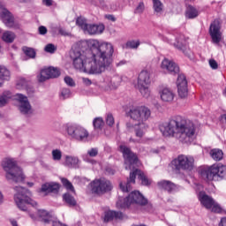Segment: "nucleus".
<instances>
[{"mask_svg":"<svg viewBox=\"0 0 226 226\" xmlns=\"http://www.w3.org/2000/svg\"><path fill=\"white\" fill-rule=\"evenodd\" d=\"M149 84H151V71H141L138 77L137 87L143 98H149L151 96Z\"/></svg>","mask_w":226,"mask_h":226,"instance_id":"nucleus-12","label":"nucleus"},{"mask_svg":"<svg viewBox=\"0 0 226 226\" xmlns=\"http://www.w3.org/2000/svg\"><path fill=\"white\" fill-rule=\"evenodd\" d=\"M82 81L85 86H91V84H93L91 79H89L88 78H82Z\"/></svg>","mask_w":226,"mask_h":226,"instance_id":"nucleus-53","label":"nucleus"},{"mask_svg":"<svg viewBox=\"0 0 226 226\" xmlns=\"http://www.w3.org/2000/svg\"><path fill=\"white\" fill-rule=\"evenodd\" d=\"M123 220V213L109 210L105 212L104 222H112V220Z\"/></svg>","mask_w":226,"mask_h":226,"instance_id":"nucleus-28","label":"nucleus"},{"mask_svg":"<svg viewBox=\"0 0 226 226\" xmlns=\"http://www.w3.org/2000/svg\"><path fill=\"white\" fill-rule=\"evenodd\" d=\"M2 167L5 172V177L12 183H24L26 176L22 169L17 164V161L13 158H5L2 162Z\"/></svg>","mask_w":226,"mask_h":226,"instance_id":"nucleus-4","label":"nucleus"},{"mask_svg":"<svg viewBox=\"0 0 226 226\" xmlns=\"http://www.w3.org/2000/svg\"><path fill=\"white\" fill-rule=\"evenodd\" d=\"M157 186L162 190H166V192H176V190H179V186L169 180H162L158 182Z\"/></svg>","mask_w":226,"mask_h":226,"instance_id":"nucleus-26","label":"nucleus"},{"mask_svg":"<svg viewBox=\"0 0 226 226\" xmlns=\"http://www.w3.org/2000/svg\"><path fill=\"white\" fill-rule=\"evenodd\" d=\"M42 4L45 6H52V0H42Z\"/></svg>","mask_w":226,"mask_h":226,"instance_id":"nucleus-54","label":"nucleus"},{"mask_svg":"<svg viewBox=\"0 0 226 226\" xmlns=\"http://www.w3.org/2000/svg\"><path fill=\"white\" fill-rule=\"evenodd\" d=\"M61 183L63 186L68 191L72 192V193H75V187H73V185L72 182L69 181L68 178L65 177H60Z\"/></svg>","mask_w":226,"mask_h":226,"instance_id":"nucleus-36","label":"nucleus"},{"mask_svg":"<svg viewBox=\"0 0 226 226\" xmlns=\"http://www.w3.org/2000/svg\"><path fill=\"white\" fill-rule=\"evenodd\" d=\"M177 87L180 98H186L188 96V81H186V76L185 74L178 75Z\"/></svg>","mask_w":226,"mask_h":226,"instance_id":"nucleus-22","label":"nucleus"},{"mask_svg":"<svg viewBox=\"0 0 226 226\" xmlns=\"http://www.w3.org/2000/svg\"><path fill=\"white\" fill-rule=\"evenodd\" d=\"M87 45L91 49L92 56H87L86 51L80 49V43H76L72 47L70 57L72 66L78 72L88 73L89 75H98L110 68L114 58V46L110 42L90 39Z\"/></svg>","mask_w":226,"mask_h":226,"instance_id":"nucleus-1","label":"nucleus"},{"mask_svg":"<svg viewBox=\"0 0 226 226\" xmlns=\"http://www.w3.org/2000/svg\"><path fill=\"white\" fill-rule=\"evenodd\" d=\"M4 80H10V71L4 66H0V87Z\"/></svg>","mask_w":226,"mask_h":226,"instance_id":"nucleus-31","label":"nucleus"},{"mask_svg":"<svg viewBox=\"0 0 226 226\" xmlns=\"http://www.w3.org/2000/svg\"><path fill=\"white\" fill-rule=\"evenodd\" d=\"M61 156H62V154H61V151L60 150H57V160H61Z\"/></svg>","mask_w":226,"mask_h":226,"instance_id":"nucleus-60","label":"nucleus"},{"mask_svg":"<svg viewBox=\"0 0 226 226\" xmlns=\"http://www.w3.org/2000/svg\"><path fill=\"white\" fill-rule=\"evenodd\" d=\"M195 160L191 155L179 154L171 162L173 170L179 172V170H192Z\"/></svg>","mask_w":226,"mask_h":226,"instance_id":"nucleus-13","label":"nucleus"},{"mask_svg":"<svg viewBox=\"0 0 226 226\" xmlns=\"http://www.w3.org/2000/svg\"><path fill=\"white\" fill-rule=\"evenodd\" d=\"M199 174L202 179H207V181H213L214 177L217 176L225 179L226 177V166L223 164H214L208 169L203 168L200 169Z\"/></svg>","mask_w":226,"mask_h":226,"instance_id":"nucleus-10","label":"nucleus"},{"mask_svg":"<svg viewBox=\"0 0 226 226\" xmlns=\"http://www.w3.org/2000/svg\"><path fill=\"white\" fill-rule=\"evenodd\" d=\"M16 98L19 102V111L21 114H24L25 116H27V114H33L31 103L29 102L27 96L22 94H17Z\"/></svg>","mask_w":226,"mask_h":226,"instance_id":"nucleus-21","label":"nucleus"},{"mask_svg":"<svg viewBox=\"0 0 226 226\" xmlns=\"http://www.w3.org/2000/svg\"><path fill=\"white\" fill-rule=\"evenodd\" d=\"M198 199L201 205H203L206 209H211L213 207V202L215 200L211 196L206 194L204 192H200L198 193Z\"/></svg>","mask_w":226,"mask_h":226,"instance_id":"nucleus-25","label":"nucleus"},{"mask_svg":"<svg viewBox=\"0 0 226 226\" xmlns=\"http://www.w3.org/2000/svg\"><path fill=\"white\" fill-rule=\"evenodd\" d=\"M98 153H99L98 147H94V148H90L89 150H87V154L91 158H94V157L98 156Z\"/></svg>","mask_w":226,"mask_h":226,"instance_id":"nucleus-45","label":"nucleus"},{"mask_svg":"<svg viewBox=\"0 0 226 226\" xmlns=\"http://www.w3.org/2000/svg\"><path fill=\"white\" fill-rule=\"evenodd\" d=\"M15 33L6 31L3 34L2 40L5 41V43H13V41H15Z\"/></svg>","mask_w":226,"mask_h":226,"instance_id":"nucleus-33","label":"nucleus"},{"mask_svg":"<svg viewBox=\"0 0 226 226\" xmlns=\"http://www.w3.org/2000/svg\"><path fill=\"white\" fill-rule=\"evenodd\" d=\"M11 225L12 226H19V224L17 223V221H12Z\"/></svg>","mask_w":226,"mask_h":226,"instance_id":"nucleus-63","label":"nucleus"},{"mask_svg":"<svg viewBox=\"0 0 226 226\" xmlns=\"http://www.w3.org/2000/svg\"><path fill=\"white\" fill-rule=\"evenodd\" d=\"M222 26H220V21L215 19L209 26V34L212 38V43L218 45L222 41Z\"/></svg>","mask_w":226,"mask_h":226,"instance_id":"nucleus-18","label":"nucleus"},{"mask_svg":"<svg viewBox=\"0 0 226 226\" xmlns=\"http://www.w3.org/2000/svg\"><path fill=\"white\" fill-rule=\"evenodd\" d=\"M104 124H105V122L102 117H95L93 121V126L94 130H102Z\"/></svg>","mask_w":226,"mask_h":226,"instance_id":"nucleus-39","label":"nucleus"},{"mask_svg":"<svg viewBox=\"0 0 226 226\" xmlns=\"http://www.w3.org/2000/svg\"><path fill=\"white\" fill-rule=\"evenodd\" d=\"M159 130L163 137H177L184 144H192L197 139L199 125L190 119L177 116L160 124Z\"/></svg>","mask_w":226,"mask_h":226,"instance_id":"nucleus-2","label":"nucleus"},{"mask_svg":"<svg viewBox=\"0 0 226 226\" xmlns=\"http://www.w3.org/2000/svg\"><path fill=\"white\" fill-rule=\"evenodd\" d=\"M211 209L213 213H222V207L218 203L213 202V205L211 207Z\"/></svg>","mask_w":226,"mask_h":226,"instance_id":"nucleus-46","label":"nucleus"},{"mask_svg":"<svg viewBox=\"0 0 226 226\" xmlns=\"http://www.w3.org/2000/svg\"><path fill=\"white\" fill-rule=\"evenodd\" d=\"M64 160L65 161L63 162V165H65L66 167H72L73 169H77L79 165V162H80L79 160V157L69 156V155H66L64 157Z\"/></svg>","mask_w":226,"mask_h":226,"instance_id":"nucleus-29","label":"nucleus"},{"mask_svg":"<svg viewBox=\"0 0 226 226\" xmlns=\"http://www.w3.org/2000/svg\"><path fill=\"white\" fill-rule=\"evenodd\" d=\"M208 64H209V66H210V68L212 69V70H218V62H216V60H215V59H210L209 61H208Z\"/></svg>","mask_w":226,"mask_h":226,"instance_id":"nucleus-48","label":"nucleus"},{"mask_svg":"<svg viewBox=\"0 0 226 226\" xmlns=\"http://www.w3.org/2000/svg\"><path fill=\"white\" fill-rule=\"evenodd\" d=\"M64 80V83L66 84V86H69V87H75V80L72 79V77L65 76Z\"/></svg>","mask_w":226,"mask_h":226,"instance_id":"nucleus-42","label":"nucleus"},{"mask_svg":"<svg viewBox=\"0 0 226 226\" xmlns=\"http://www.w3.org/2000/svg\"><path fill=\"white\" fill-rule=\"evenodd\" d=\"M158 94L163 103H172L176 98V93L169 87H159Z\"/></svg>","mask_w":226,"mask_h":226,"instance_id":"nucleus-20","label":"nucleus"},{"mask_svg":"<svg viewBox=\"0 0 226 226\" xmlns=\"http://www.w3.org/2000/svg\"><path fill=\"white\" fill-rule=\"evenodd\" d=\"M140 45L139 41H129L126 42L125 47L126 49H139Z\"/></svg>","mask_w":226,"mask_h":226,"instance_id":"nucleus-41","label":"nucleus"},{"mask_svg":"<svg viewBox=\"0 0 226 226\" xmlns=\"http://www.w3.org/2000/svg\"><path fill=\"white\" fill-rule=\"evenodd\" d=\"M60 187H61V185L58 184V185H57V188H58V190H59V188H60Z\"/></svg>","mask_w":226,"mask_h":226,"instance_id":"nucleus-64","label":"nucleus"},{"mask_svg":"<svg viewBox=\"0 0 226 226\" xmlns=\"http://www.w3.org/2000/svg\"><path fill=\"white\" fill-rule=\"evenodd\" d=\"M57 77V68L49 66L41 70L40 74L37 76L38 82H45L50 79Z\"/></svg>","mask_w":226,"mask_h":226,"instance_id":"nucleus-23","label":"nucleus"},{"mask_svg":"<svg viewBox=\"0 0 226 226\" xmlns=\"http://www.w3.org/2000/svg\"><path fill=\"white\" fill-rule=\"evenodd\" d=\"M137 176L144 186H149V185H151V179L147 178V177H146L144 172H142L140 170L136 169L133 171H131L129 179H127V183L125 185L120 183L119 186L124 193H127L128 192L132 191V184L135 185Z\"/></svg>","mask_w":226,"mask_h":226,"instance_id":"nucleus-9","label":"nucleus"},{"mask_svg":"<svg viewBox=\"0 0 226 226\" xmlns=\"http://www.w3.org/2000/svg\"><path fill=\"white\" fill-rule=\"evenodd\" d=\"M128 116L132 121L138 123L134 129L135 136L138 139H142L147 132V128H149L147 121L151 117V109L146 106H132L128 112Z\"/></svg>","mask_w":226,"mask_h":226,"instance_id":"nucleus-3","label":"nucleus"},{"mask_svg":"<svg viewBox=\"0 0 226 226\" xmlns=\"http://www.w3.org/2000/svg\"><path fill=\"white\" fill-rule=\"evenodd\" d=\"M14 190L17 192L14 195V202L20 211L27 212V206H32V207L38 206V203L31 199L32 193L28 189L22 186H15Z\"/></svg>","mask_w":226,"mask_h":226,"instance_id":"nucleus-5","label":"nucleus"},{"mask_svg":"<svg viewBox=\"0 0 226 226\" xmlns=\"http://www.w3.org/2000/svg\"><path fill=\"white\" fill-rule=\"evenodd\" d=\"M122 80L121 76L116 74L115 72H107L102 81V87L106 89H117Z\"/></svg>","mask_w":226,"mask_h":226,"instance_id":"nucleus-16","label":"nucleus"},{"mask_svg":"<svg viewBox=\"0 0 226 226\" xmlns=\"http://www.w3.org/2000/svg\"><path fill=\"white\" fill-rule=\"evenodd\" d=\"M90 186L92 193H96L97 195H103V193L112 190V183L107 178L95 179L90 183Z\"/></svg>","mask_w":226,"mask_h":226,"instance_id":"nucleus-15","label":"nucleus"},{"mask_svg":"<svg viewBox=\"0 0 226 226\" xmlns=\"http://www.w3.org/2000/svg\"><path fill=\"white\" fill-rule=\"evenodd\" d=\"M199 10L192 5H188L185 10V18L189 19H197L199 17Z\"/></svg>","mask_w":226,"mask_h":226,"instance_id":"nucleus-30","label":"nucleus"},{"mask_svg":"<svg viewBox=\"0 0 226 226\" xmlns=\"http://www.w3.org/2000/svg\"><path fill=\"white\" fill-rule=\"evenodd\" d=\"M27 185H28L30 188H32V186H34V183H33V182H28V183H27Z\"/></svg>","mask_w":226,"mask_h":226,"instance_id":"nucleus-62","label":"nucleus"},{"mask_svg":"<svg viewBox=\"0 0 226 226\" xmlns=\"http://www.w3.org/2000/svg\"><path fill=\"white\" fill-rule=\"evenodd\" d=\"M123 64H126V61L125 60H121L120 62H118L117 64V66H123Z\"/></svg>","mask_w":226,"mask_h":226,"instance_id":"nucleus-57","label":"nucleus"},{"mask_svg":"<svg viewBox=\"0 0 226 226\" xmlns=\"http://www.w3.org/2000/svg\"><path fill=\"white\" fill-rule=\"evenodd\" d=\"M149 140H152V139L149 138H144L141 139H135L132 138L130 139V142H133L134 144H147V142H149Z\"/></svg>","mask_w":226,"mask_h":226,"instance_id":"nucleus-43","label":"nucleus"},{"mask_svg":"<svg viewBox=\"0 0 226 226\" xmlns=\"http://www.w3.org/2000/svg\"><path fill=\"white\" fill-rule=\"evenodd\" d=\"M219 226H226V217H222L219 222Z\"/></svg>","mask_w":226,"mask_h":226,"instance_id":"nucleus-55","label":"nucleus"},{"mask_svg":"<svg viewBox=\"0 0 226 226\" xmlns=\"http://www.w3.org/2000/svg\"><path fill=\"white\" fill-rule=\"evenodd\" d=\"M106 124L108 126H113L114 125V117L112 114H108L106 117Z\"/></svg>","mask_w":226,"mask_h":226,"instance_id":"nucleus-47","label":"nucleus"},{"mask_svg":"<svg viewBox=\"0 0 226 226\" xmlns=\"http://www.w3.org/2000/svg\"><path fill=\"white\" fill-rule=\"evenodd\" d=\"M161 69L164 73H170V75H177L179 73V65L167 57H164L161 63Z\"/></svg>","mask_w":226,"mask_h":226,"instance_id":"nucleus-19","label":"nucleus"},{"mask_svg":"<svg viewBox=\"0 0 226 226\" xmlns=\"http://www.w3.org/2000/svg\"><path fill=\"white\" fill-rule=\"evenodd\" d=\"M62 130L67 133L69 139L77 140L78 142H86L89 132L82 125L77 124H65L63 125Z\"/></svg>","mask_w":226,"mask_h":226,"instance_id":"nucleus-6","label":"nucleus"},{"mask_svg":"<svg viewBox=\"0 0 226 226\" xmlns=\"http://www.w3.org/2000/svg\"><path fill=\"white\" fill-rule=\"evenodd\" d=\"M72 98V91L70 88H63L60 92V100H66Z\"/></svg>","mask_w":226,"mask_h":226,"instance_id":"nucleus-40","label":"nucleus"},{"mask_svg":"<svg viewBox=\"0 0 226 226\" xmlns=\"http://www.w3.org/2000/svg\"><path fill=\"white\" fill-rule=\"evenodd\" d=\"M38 33L41 36H45V34H47V33H49V30L46 28L45 26H41L38 27Z\"/></svg>","mask_w":226,"mask_h":226,"instance_id":"nucleus-50","label":"nucleus"},{"mask_svg":"<svg viewBox=\"0 0 226 226\" xmlns=\"http://www.w3.org/2000/svg\"><path fill=\"white\" fill-rule=\"evenodd\" d=\"M38 215L40 216V218H42L44 223H51L53 226H57V222H54L52 213L41 209L38 211Z\"/></svg>","mask_w":226,"mask_h":226,"instance_id":"nucleus-27","label":"nucleus"},{"mask_svg":"<svg viewBox=\"0 0 226 226\" xmlns=\"http://www.w3.org/2000/svg\"><path fill=\"white\" fill-rule=\"evenodd\" d=\"M3 200H4L3 192H0V204H3Z\"/></svg>","mask_w":226,"mask_h":226,"instance_id":"nucleus-61","label":"nucleus"},{"mask_svg":"<svg viewBox=\"0 0 226 226\" xmlns=\"http://www.w3.org/2000/svg\"><path fill=\"white\" fill-rule=\"evenodd\" d=\"M119 149L124 159L125 170H132L135 169V166L139 163V157H137V154L132 152V149L126 147V145H120Z\"/></svg>","mask_w":226,"mask_h":226,"instance_id":"nucleus-14","label":"nucleus"},{"mask_svg":"<svg viewBox=\"0 0 226 226\" xmlns=\"http://www.w3.org/2000/svg\"><path fill=\"white\" fill-rule=\"evenodd\" d=\"M163 41L170 43V45H174L176 49L183 51V54L189 57V59H193V52L188 48V41L185 38V35L180 34L178 37H176L170 34L162 36Z\"/></svg>","mask_w":226,"mask_h":226,"instance_id":"nucleus-7","label":"nucleus"},{"mask_svg":"<svg viewBox=\"0 0 226 226\" xmlns=\"http://www.w3.org/2000/svg\"><path fill=\"white\" fill-rule=\"evenodd\" d=\"M145 10V5L142 2L139 4V5L136 7L134 13H143Z\"/></svg>","mask_w":226,"mask_h":226,"instance_id":"nucleus-49","label":"nucleus"},{"mask_svg":"<svg viewBox=\"0 0 226 226\" xmlns=\"http://www.w3.org/2000/svg\"><path fill=\"white\" fill-rule=\"evenodd\" d=\"M104 19H107V20H110L111 22H116V17L112 14H106Z\"/></svg>","mask_w":226,"mask_h":226,"instance_id":"nucleus-52","label":"nucleus"},{"mask_svg":"<svg viewBox=\"0 0 226 226\" xmlns=\"http://www.w3.org/2000/svg\"><path fill=\"white\" fill-rule=\"evenodd\" d=\"M210 156L215 162H220V160H222L223 158V152L220 149H212L210 151Z\"/></svg>","mask_w":226,"mask_h":226,"instance_id":"nucleus-37","label":"nucleus"},{"mask_svg":"<svg viewBox=\"0 0 226 226\" xmlns=\"http://www.w3.org/2000/svg\"><path fill=\"white\" fill-rule=\"evenodd\" d=\"M146 204H147V199L139 191L132 192L128 197L117 202V206L121 209H126V207H132V206H146Z\"/></svg>","mask_w":226,"mask_h":226,"instance_id":"nucleus-8","label":"nucleus"},{"mask_svg":"<svg viewBox=\"0 0 226 226\" xmlns=\"http://www.w3.org/2000/svg\"><path fill=\"white\" fill-rule=\"evenodd\" d=\"M76 26L80 27L85 34H90V36L102 34L105 31V26L103 24H89L87 23V19L82 16L77 18Z\"/></svg>","mask_w":226,"mask_h":226,"instance_id":"nucleus-11","label":"nucleus"},{"mask_svg":"<svg viewBox=\"0 0 226 226\" xmlns=\"http://www.w3.org/2000/svg\"><path fill=\"white\" fill-rule=\"evenodd\" d=\"M22 51L28 59H34L36 57V49L29 47H23Z\"/></svg>","mask_w":226,"mask_h":226,"instance_id":"nucleus-34","label":"nucleus"},{"mask_svg":"<svg viewBox=\"0 0 226 226\" xmlns=\"http://www.w3.org/2000/svg\"><path fill=\"white\" fill-rule=\"evenodd\" d=\"M53 160H57V149L52 151Z\"/></svg>","mask_w":226,"mask_h":226,"instance_id":"nucleus-56","label":"nucleus"},{"mask_svg":"<svg viewBox=\"0 0 226 226\" xmlns=\"http://www.w3.org/2000/svg\"><path fill=\"white\" fill-rule=\"evenodd\" d=\"M56 46L52 43H49L45 46L44 50L48 52V54H54L56 52Z\"/></svg>","mask_w":226,"mask_h":226,"instance_id":"nucleus-44","label":"nucleus"},{"mask_svg":"<svg viewBox=\"0 0 226 226\" xmlns=\"http://www.w3.org/2000/svg\"><path fill=\"white\" fill-rule=\"evenodd\" d=\"M0 19L6 27L12 29H20V25L15 22L13 14L8 9L0 6Z\"/></svg>","mask_w":226,"mask_h":226,"instance_id":"nucleus-17","label":"nucleus"},{"mask_svg":"<svg viewBox=\"0 0 226 226\" xmlns=\"http://www.w3.org/2000/svg\"><path fill=\"white\" fill-rule=\"evenodd\" d=\"M11 98V93L10 91H5L0 95V107H4L10 102Z\"/></svg>","mask_w":226,"mask_h":226,"instance_id":"nucleus-35","label":"nucleus"},{"mask_svg":"<svg viewBox=\"0 0 226 226\" xmlns=\"http://www.w3.org/2000/svg\"><path fill=\"white\" fill-rule=\"evenodd\" d=\"M58 33L62 36H70V32L66 31V29H64V28H59Z\"/></svg>","mask_w":226,"mask_h":226,"instance_id":"nucleus-51","label":"nucleus"},{"mask_svg":"<svg viewBox=\"0 0 226 226\" xmlns=\"http://www.w3.org/2000/svg\"><path fill=\"white\" fill-rule=\"evenodd\" d=\"M153 9L155 15H162L163 13V4L160 0H152Z\"/></svg>","mask_w":226,"mask_h":226,"instance_id":"nucleus-32","label":"nucleus"},{"mask_svg":"<svg viewBox=\"0 0 226 226\" xmlns=\"http://www.w3.org/2000/svg\"><path fill=\"white\" fill-rule=\"evenodd\" d=\"M63 199L64 202H66V204H68V206H70L71 207L77 206V201L75 200V198H73V196H72L70 193L67 192L64 194Z\"/></svg>","mask_w":226,"mask_h":226,"instance_id":"nucleus-38","label":"nucleus"},{"mask_svg":"<svg viewBox=\"0 0 226 226\" xmlns=\"http://www.w3.org/2000/svg\"><path fill=\"white\" fill-rule=\"evenodd\" d=\"M37 192L44 197H47L49 193H56L57 192V183L49 182L42 184Z\"/></svg>","mask_w":226,"mask_h":226,"instance_id":"nucleus-24","label":"nucleus"},{"mask_svg":"<svg viewBox=\"0 0 226 226\" xmlns=\"http://www.w3.org/2000/svg\"><path fill=\"white\" fill-rule=\"evenodd\" d=\"M221 119L222 122L226 123V113L221 116Z\"/></svg>","mask_w":226,"mask_h":226,"instance_id":"nucleus-59","label":"nucleus"},{"mask_svg":"<svg viewBox=\"0 0 226 226\" xmlns=\"http://www.w3.org/2000/svg\"><path fill=\"white\" fill-rule=\"evenodd\" d=\"M106 170L109 174H111V176H114V174L116 173V171L112 169H107Z\"/></svg>","mask_w":226,"mask_h":226,"instance_id":"nucleus-58","label":"nucleus"}]
</instances>
